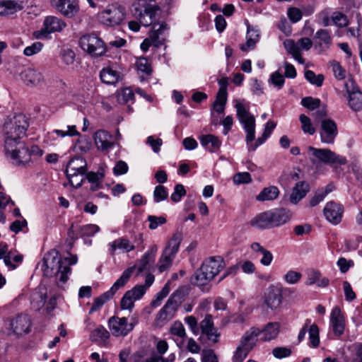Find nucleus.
Instances as JSON below:
<instances>
[{"instance_id":"nucleus-60","label":"nucleus","mask_w":362,"mask_h":362,"mask_svg":"<svg viewBox=\"0 0 362 362\" xmlns=\"http://www.w3.org/2000/svg\"><path fill=\"white\" fill-rule=\"evenodd\" d=\"M331 21L338 27H345L348 25L346 16L340 12H334L331 16Z\"/></svg>"},{"instance_id":"nucleus-11","label":"nucleus","mask_w":362,"mask_h":362,"mask_svg":"<svg viewBox=\"0 0 362 362\" xmlns=\"http://www.w3.org/2000/svg\"><path fill=\"white\" fill-rule=\"evenodd\" d=\"M284 46L287 52L291 54L299 64H304L305 59L302 57L300 51H308L313 45V42L308 37H301L295 42L287 39L284 41Z\"/></svg>"},{"instance_id":"nucleus-31","label":"nucleus","mask_w":362,"mask_h":362,"mask_svg":"<svg viewBox=\"0 0 362 362\" xmlns=\"http://www.w3.org/2000/svg\"><path fill=\"white\" fill-rule=\"evenodd\" d=\"M282 303V293L279 288L272 287L265 294L264 303L271 310L277 309Z\"/></svg>"},{"instance_id":"nucleus-32","label":"nucleus","mask_w":362,"mask_h":362,"mask_svg":"<svg viewBox=\"0 0 362 362\" xmlns=\"http://www.w3.org/2000/svg\"><path fill=\"white\" fill-rule=\"evenodd\" d=\"M259 334L260 329L256 327H252L245 332L240 339L239 344L251 351L256 345Z\"/></svg>"},{"instance_id":"nucleus-53","label":"nucleus","mask_w":362,"mask_h":362,"mask_svg":"<svg viewBox=\"0 0 362 362\" xmlns=\"http://www.w3.org/2000/svg\"><path fill=\"white\" fill-rule=\"evenodd\" d=\"M250 352V350L239 344L233 353L232 362H243L246 358Z\"/></svg>"},{"instance_id":"nucleus-39","label":"nucleus","mask_w":362,"mask_h":362,"mask_svg":"<svg viewBox=\"0 0 362 362\" xmlns=\"http://www.w3.org/2000/svg\"><path fill=\"white\" fill-rule=\"evenodd\" d=\"M182 240V233L180 231L175 232L168 241L163 252L175 257Z\"/></svg>"},{"instance_id":"nucleus-38","label":"nucleus","mask_w":362,"mask_h":362,"mask_svg":"<svg viewBox=\"0 0 362 362\" xmlns=\"http://www.w3.org/2000/svg\"><path fill=\"white\" fill-rule=\"evenodd\" d=\"M250 225L258 229L271 228L272 223L269 211L260 213L250 221Z\"/></svg>"},{"instance_id":"nucleus-3","label":"nucleus","mask_w":362,"mask_h":362,"mask_svg":"<svg viewBox=\"0 0 362 362\" xmlns=\"http://www.w3.org/2000/svg\"><path fill=\"white\" fill-rule=\"evenodd\" d=\"M153 1L154 0H134L132 14L140 21L143 26H149L159 19L160 9L158 6L152 4Z\"/></svg>"},{"instance_id":"nucleus-37","label":"nucleus","mask_w":362,"mask_h":362,"mask_svg":"<svg viewBox=\"0 0 362 362\" xmlns=\"http://www.w3.org/2000/svg\"><path fill=\"white\" fill-rule=\"evenodd\" d=\"M309 191V185L305 182H298L296 184L290 196L292 204H296L305 197Z\"/></svg>"},{"instance_id":"nucleus-51","label":"nucleus","mask_w":362,"mask_h":362,"mask_svg":"<svg viewBox=\"0 0 362 362\" xmlns=\"http://www.w3.org/2000/svg\"><path fill=\"white\" fill-rule=\"evenodd\" d=\"M170 291V282H167L162 289L157 293L155 298L151 301V305L155 308L158 307L163 300L169 294Z\"/></svg>"},{"instance_id":"nucleus-18","label":"nucleus","mask_w":362,"mask_h":362,"mask_svg":"<svg viewBox=\"0 0 362 362\" xmlns=\"http://www.w3.org/2000/svg\"><path fill=\"white\" fill-rule=\"evenodd\" d=\"M146 293V288L141 285H136L127 291L120 301V307L122 310H132L134 306V302L142 298Z\"/></svg>"},{"instance_id":"nucleus-19","label":"nucleus","mask_w":362,"mask_h":362,"mask_svg":"<svg viewBox=\"0 0 362 362\" xmlns=\"http://www.w3.org/2000/svg\"><path fill=\"white\" fill-rule=\"evenodd\" d=\"M20 77L24 84L28 87H35L45 82L42 72L35 67L25 68L20 74Z\"/></svg>"},{"instance_id":"nucleus-7","label":"nucleus","mask_w":362,"mask_h":362,"mask_svg":"<svg viewBox=\"0 0 362 362\" xmlns=\"http://www.w3.org/2000/svg\"><path fill=\"white\" fill-rule=\"evenodd\" d=\"M135 269L134 267H129L124 270L120 277L114 283L107 291L94 299L92 307L89 311L91 314L99 310L107 300L112 298L115 293L121 288L124 287L129 281L131 276Z\"/></svg>"},{"instance_id":"nucleus-44","label":"nucleus","mask_w":362,"mask_h":362,"mask_svg":"<svg viewBox=\"0 0 362 362\" xmlns=\"http://www.w3.org/2000/svg\"><path fill=\"white\" fill-rule=\"evenodd\" d=\"M100 77L103 83L114 84L119 81V74L110 67H106L101 70Z\"/></svg>"},{"instance_id":"nucleus-41","label":"nucleus","mask_w":362,"mask_h":362,"mask_svg":"<svg viewBox=\"0 0 362 362\" xmlns=\"http://www.w3.org/2000/svg\"><path fill=\"white\" fill-rule=\"evenodd\" d=\"M306 285L317 284L319 287H327L329 284V280L325 276H322L320 272L312 270L308 274L306 281Z\"/></svg>"},{"instance_id":"nucleus-36","label":"nucleus","mask_w":362,"mask_h":362,"mask_svg":"<svg viewBox=\"0 0 362 362\" xmlns=\"http://www.w3.org/2000/svg\"><path fill=\"white\" fill-rule=\"evenodd\" d=\"M105 177V170L100 168L98 172H88L85 174V179L90 184V190L96 191L102 186V182Z\"/></svg>"},{"instance_id":"nucleus-6","label":"nucleus","mask_w":362,"mask_h":362,"mask_svg":"<svg viewBox=\"0 0 362 362\" xmlns=\"http://www.w3.org/2000/svg\"><path fill=\"white\" fill-rule=\"evenodd\" d=\"M235 107L238 120L246 133V144L249 151H251V145L255 139V118L243 103H237Z\"/></svg>"},{"instance_id":"nucleus-21","label":"nucleus","mask_w":362,"mask_h":362,"mask_svg":"<svg viewBox=\"0 0 362 362\" xmlns=\"http://www.w3.org/2000/svg\"><path fill=\"white\" fill-rule=\"evenodd\" d=\"M332 44V37L329 31L325 29L318 30L313 37L314 49L318 54L327 52Z\"/></svg>"},{"instance_id":"nucleus-49","label":"nucleus","mask_w":362,"mask_h":362,"mask_svg":"<svg viewBox=\"0 0 362 362\" xmlns=\"http://www.w3.org/2000/svg\"><path fill=\"white\" fill-rule=\"evenodd\" d=\"M299 119L301 124V129L304 134L313 135L315 133V128L313 126L310 117L305 115H300Z\"/></svg>"},{"instance_id":"nucleus-64","label":"nucleus","mask_w":362,"mask_h":362,"mask_svg":"<svg viewBox=\"0 0 362 362\" xmlns=\"http://www.w3.org/2000/svg\"><path fill=\"white\" fill-rule=\"evenodd\" d=\"M202 362H218V358L212 349H204L202 352Z\"/></svg>"},{"instance_id":"nucleus-25","label":"nucleus","mask_w":362,"mask_h":362,"mask_svg":"<svg viewBox=\"0 0 362 362\" xmlns=\"http://www.w3.org/2000/svg\"><path fill=\"white\" fill-rule=\"evenodd\" d=\"M66 27L65 21L57 16H47L43 22L42 32L45 34L62 32Z\"/></svg>"},{"instance_id":"nucleus-61","label":"nucleus","mask_w":362,"mask_h":362,"mask_svg":"<svg viewBox=\"0 0 362 362\" xmlns=\"http://www.w3.org/2000/svg\"><path fill=\"white\" fill-rule=\"evenodd\" d=\"M302 278V274L300 272L289 270L284 276V281L288 284H296Z\"/></svg>"},{"instance_id":"nucleus-27","label":"nucleus","mask_w":362,"mask_h":362,"mask_svg":"<svg viewBox=\"0 0 362 362\" xmlns=\"http://www.w3.org/2000/svg\"><path fill=\"white\" fill-rule=\"evenodd\" d=\"M272 227H279L286 223L291 218L289 210L284 208L269 210Z\"/></svg>"},{"instance_id":"nucleus-34","label":"nucleus","mask_w":362,"mask_h":362,"mask_svg":"<svg viewBox=\"0 0 362 362\" xmlns=\"http://www.w3.org/2000/svg\"><path fill=\"white\" fill-rule=\"evenodd\" d=\"M280 332V324L279 322H269L264 327L260 329V340L269 341L275 339Z\"/></svg>"},{"instance_id":"nucleus-5","label":"nucleus","mask_w":362,"mask_h":362,"mask_svg":"<svg viewBox=\"0 0 362 362\" xmlns=\"http://www.w3.org/2000/svg\"><path fill=\"white\" fill-rule=\"evenodd\" d=\"M28 123L25 116L18 115L13 119L4 124L5 134L4 147L8 150L12 147L11 144L22 141L21 139L25 134Z\"/></svg>"},{"instance_id":"nucleus-50","label":"nucleus","mask_w":362,"mask_h":362,"mask_svg":"<svg viewBox=\"0 0 362 362\" xmlns=\"http://www.w3.org/2000/svg\"><path fill=\"white\" fill-rule=\"evenodd\" d=\"M175 256L163 252V254L158 261V267L160 272H163L171 266Z\"/></svg>"},{"instance_id":"nucleus-48","label":"nucleus","mask_w":362,"mask_h":362,"mask_svg":"<svg viewBox=\"0 0 362 362\" xmlns=\"http://www.w3.org/2000/svg\"><path fill=\"white\" fill-rule=\"evenodd\" d=\"M170 333L177 339L183 340L187 336L185 327L180 321H175L172 324Z\"/></svg>"},{"instance_id":"nucleus-30","label":"nucleus","mask_w":362,"mask_h":362,"mask_svg":"<svg viewBox=\"0 0 362 362\" xmlns=\"http://www.w3.org/2000/svg\"><path fill=\"white\" fill-rule=\"evenodd\" d=\"M47 288L44 285H40L30 296V303L33 309L40 310L44 307L47 298Z\"/></svg>"},{"instance_id":"nucleus-59","label":"nucleus","mask_w":362,"mask_h":362,"mask_svg":"<svg viewBox=\"0 0 362 362\" xmlns=\"http://www.w3.org/2000/svg\"><path fill=\"white\" fill-rule=\"evenodd\" d=\"M85 174L86 173H74L72 175H66V176L71 185L74 187L78 188L81 186L83 182L84 181Z\"/></svg>"},{"instance_id":"nucleus-16","label":"nucleus","mask_w":362,"mask_h":362,"mask_svg":"<svg viewBox=\"0 0 362 362\" xmlns=\"http://www.w3.org/2000/svg\"><path fill=\"white\" fill-rule=\"evenodd\" d=\"M337 134V125L334 120L332 119H323L320 121V136L322 144H334Z\"/></svg>"},{"instance_id":"nucleus-28","label":"nucleus","mask_w":362,"mask_h":362,"mask_svg":"<svg viewBox=\"0 0 362 362\" xmlns=\"http://www.w3.org/2000/svg\"><path fill=\"white\" fill-rule=\"evenodd\" d=\"M108 251L111 255H115L117 251L129 252L134 250L135 246L126 238H119L108 243Z\"/></svg>"},{"instance_id":"nucleus-4","label":"nucleus","mask_w":362,"mask_h":362,"mask_svg":"<svg viewBox=\"0 0 362 362\" xmlns=\"http://www.w3.org/2000/svg\"><path fill=\"white\" fill-rule=\"evenodd\" d=\"M126 8L119 3L109 4L97 14L100 24L107 28L120 25L126 18Z\"/></svg>"},{"instance_id":"nucleus-24","label":"nucleus","mask_w":362,"mask_h":362,"mask_svg":"<svg viewBox=\"0 0 362 362\" xmlns=\"http://www.w3.org/2000/svg\"><path fill=\"white\" fill-rule=\"evenodd\" d=\"M200 328L202 334L205 335L209 341H211L213 344H216L218 341L220 334L214 326V322L211 315H206L204 319L201 321Z\"/></svg>"},{"instance_id":"nucleus-42","label":"nucleus","mask_w":362,"mask_h":362,"mask_svg":"<svg viewBox=\"0 0 362 362\" xmlns=\"http://www.w3.org/2000/svg\"><path fill=\"white\" fill-rule=\"evenodd\" d=\"M199 139L201 144L211 152L218 150L221 145V140L212 134L203 135Z\"/></svg>"},{"instance_id":"nucleus-54","label":"nucleus","mask_w":362,"mask_h":362,"mask_svg":"<svg viewBox=\"0 0 362 362\" xmlns=\"http://www.w3.org/2000/svg\"><path fill=\"white\" fill-rule=\"evenodd\" d=\"M305 77L311 84L317 87L322 86L325 79L322 74L316 75L313 71L310 70H308L305 72Z\"/></svg>"},{"instance_id":"nucleus-10","label":"nucleus","mask_w":362,"mask_h":362,"mask_svg":"<svg viewBox=\"0 0 362 362\" xmlns=\"http://www.w3.org/2000/svg\"><path fill=\"white\" fill-rule=\"evenodd\" d=\"M79 44L81 49L92 57L103 56L107 52V47L103 40L93 33L83 35Z\"/></svg>"},{"instance_id":"nucleus-45","label":"nucleus","mask_w":362,"mask_h":362,"mask_svg":"<svg viewBox=\"0 0 362 362\" xmlns=\"http://www.w3.org/2000/svg\"><path fill=\"white\" fill-rule=\"evenodd\" d=\"M109 337L110 332L103 326H98L90 334V339L94 342H105Z\"/></svg>"},{"instance_id":"nucleus-13","label":"nucleus","mask_w":362,"mask_h":362,"mask_svg":"<svg viewBox=\"0 0 362 362\" xmlns=\"http://www.w3.org/2000/svg\"><path fill=\"white\" fill-rule=\"evenodd\" d=\"M151 25H153V28L150 32L149 37L145 39L141 44V49L144 52L148 51L151 45L155 47L160 46L165 40L163 35L165 30H168L167 24L154 21Z\"/></svg>"},{"instance_id":"nucleus-14","label":"nucleus","mask_w":362,"mask_h":362,"mask_svg":"<svg viewBox=\"0 0 362 362\" xmlns=\"http://www.w3.org/2000/svg\"><path fill=\"white\" fill-rule=\"evenodd\" d=\"M329 325L333 334L340 337L346 328V319L344 313L339 306H334L330 313Z\"/></svg>"},{"instance_id":"nucleus-22","label":"nucleus","mask_w":362,"mask_h":362,"mask_svg":"<svg viewBox=\"0 0 362 362\" xmlns=\"http://www.w3.org/2000/svg\"><path fill=\"white\" fill-rule=\"evenodd\" d=\"M10 329L16 335H21L30 332L31 320L28 315L21 314L10 320Z\"/></svg>"},{"instance_id":"nucleus-20","label":"nucleus","mask_w":362,"mask_h":362,"mask_svg":"<svg viewBox=\"0 0 362 362\" xmlns=\"http://www.w3.org/2000/svg\"><path fill=\"white\" fill-rule=\"evenodd\" d=\"M344 211V206L340 203L329 201L325 204L323 214L329 222L337 225L341 221Z\"/></svg>"},{"instance_id":"nucleus-26","label":"nucleus","mask_w":362,"mask_h":362,"mask_svg":"<svg viewBox=\"0 0 362 362\" xmlns=\"http://www.w3.org/2000/svg\"><path fill=\"white\" fill-rule=\"evenodd\" d=\"M23 9V2L18 0H0V16L8 17Z\"/></svg>"},{"instance_id":"nucleus-57","label":"nucleus","mask_w":362,"mask_h":362,"mask_svg":"<svg viewBox=\"0 0 362 362\" xmlns=\"http://www.w3.org/2000/svg\"><path fill=\"white\" fill-rule=\"evenodd\" d=\"M100 231V227L96 224H87L80 227L79 233L81 236H93Z\"/></svg>"},{"instance_id":"nucleus-23","label":"nucleus","mask_w":362,"mask_h":362,"mask_svg":"<svg viewBox=\"0 0 362 362\" xmlns=\"http://www.w3.org/2000/svg\"><path fill=\"white\" fill-rule=\"evenodd\" d=\"M80 136L79 132L76 129V125H67L62 129H54L48 132L45 136V141L49 144L54 143L60 138L66 136Z\"/></svg>"},{"instance_id":"nucleus-1","label":"nucleus","mask_w":362,"mask_h":362,"mask_svg":"<svg viewBox=\"0 0 362 362\" xmlns=\"http://www.w3.org/2000/svg\"><path fill=\"white\" fill-rule=\"evenodd\" d=\"M77 260L76 255H71L61 258L58 251L52 250L44 256L42 270L46 276H55L58 285L62 286L69 279L70 266L76 264Z\"/></svg>"},{"instance_id":"nucleus-55","label":"nucleus","mask_w":362,"mask_h":362,"mask_svg":"<svg viewBox=\"0 0 362 362\" xmlns=\"http://www.w3.org/2000/svg\"><path fill=\"white\" fill-rule=\"evenodd\" d=\"M134 92L129 88L122 89L117 94V100L119 103H127L134 99Z\"/></svg>"},{"instance_id":"nucleus-56","label":"nucleus","mask_w":362,"mask_h":362,"mask_svg":"<svg viewBox=\"0 0 362 362\" xmlns=\"http://www.w3.org/2000/svg\"><path fill=\"white\" fill-rule=\"evenodd\" d=\"M168 197V192L167 189L163 185H157L153 191V200L155 202L158 203L165 199Z\"/></svg>"},{"instance_id":"nucleus-8","label":"nucleus","mask_w":362,"mask_h":362,"mask_svg":"<svg viewBox=\"0 0 362 362\" xmlns=\"http://www.w3.org/2000/svg\"><path fill=\"white\" fill-rule=\"evenodd\" d=\"M182 303L181 291H176L173 293L163 307L157 313L156 317L157 324L163 326L173 320Z\"/></svg>"},{"instance_id":"nucleus-9","label":"nucleus","mask_w":362,"mask_h":362,"mask_svg":"<svg viewBox=\"0 0 362 362\" xmlns=\"http://www.w3.org/2000/svg\"><path fill=\"white\" fill-rule=\"evenodd\" d=\"M310 154V162L313 165L319 163L325 164H339L343 165L346 163V158L336 154L334 151L328 148H317L313 146L308 147Z\"/></svg>"},{"instance_id":"nucleus-52","label":"nucleus","mask_w":362,"mask_h":362,"mask_svg":"<svg viewBox=\"0 0 362 362\" xmlns=\"http://www.w3.org/2000/svg\"><path fill=\"white\" fill-rule=\"evenodd\" d=\"M135 66L138 72H141L146 76H149L152 71L151 65L145 57L138 58L136 61Z\"/></svg>"},{"instance_id":"nucleus-40","label":"nucleus","mask_w":362,"mask_h":362,"mask_svg":"<svg viewBox=\"0 0 362 362\" xmlns=\"http://www.w3.org/2000/svg\"><path fill=\"white\" fill-rule=\"evenodd\" d=\"M276 124L274 121L269 120L264 127V132L261 136L258 137L257 139L251 145V151H255L257 148L264 144L266 140L270 136L274 129L276 128Z\"/></svg>"},{"instance_id":"nucleus-62","label":"nucleus","mask_w":362,"mask_h":362,"mask_svg":"<svg viewBox=\"0 0 362 362\" xmlns=\"http://www.w3.org/2000/svg\"><path fill=\"white\" fill-rule=\"evenodd\" d=\"M226 101L227 96L216 94V98L213 105L214 110L220 114L223 113Z\"/></svg>"},{"instance_id":"nucleus-15","label":"nucleus","mask_w":362,"mask_h":362,"mask_svg":"<svg viewBox=\"0 0 362 362\" xmlns=\"http://www.w3.org/2000/svg\"><path fill=\"white\" fill-rule=\"evenodd\" d=\"M52 6L66 18H74L79 11L78 4L75 0H51Z\"/></svg>"},{"instance_id":"nucleus-35","label":"nucleus","mask_w":362,"mask_h":362,"mask_svg":"<svg viewBox=\"0 0 362 362\" xmlns=\"http://www.w3.org/2000/svg\"><path fill=\"white\" fill-rule=\"evenodd\" d=\"M87 163L81 157L72 158L68 163L66 168V174L72 175L78 173H86Z\"/></svg>"},{"instance_id":"nucleus-58","label":"nucleus","mask_w":362,"mask_h":362,"mask_svg":"<svg viewBox=\"0 0 362 362\" xmlns=\"http://www.w3.org/2000/svg\"><path fill=\"white\" fill-rule=\"evenodd\" d=\"M321 100L318 98L312 97L303 98L301 100V105L310 110H315L320 107Z\"/></svg>"},{"instance_id":"nucleus-43","label":"nucleus","mask_w":362,"mask_h":362,"mask_svg":"<svg viewBox=\"0 0 362 362\" xmlns=\"http://www.w3.org/2000/svg\"><path fill=\"white\" fill-rule=\"evenodd\" d=\"M279 195V190L276 186H270L264 188L259 194L257 195L256 199L259 202L272 201L276 199Z\"/></svg>"},{"instance_id":"nucleus-33","label":"nucleus","mask_w":362,"mask_h":362,"mask_svg":"<svg viewBox=\"0 0 362 362\" xmlns=\"http://www.w3.org/2000/svg\"><path fill=\"white\" fill-rule=\"evenodd\" d=\"M95 144L101 151L111 148L114 144L112 141V135L105 130H98L94 135Z\"/></svg>"},{"instance_id":"nucleus-12","label":"nucleus","mask_w":362,"mask_h":362,"mask_svg":"<svg viewBox=\"0 0 362 362\" xmlns=\"http://www.w3.org/2000/svg\"><path fill=\"white\" fill-rule=\"evenodd\" d=\"M8 150L4 147L6 156L9 158L13 164H24L30 161V153L24 142L18 141L11 144Z\"/></svg>"},{"instance_id":"nucleus-46","label":"nucleus","mask_w":362,"mask_h":362,"mask_svg":"<svg viewBox=\"0 0 362 362\" xmlns=\"http://www.w3.org/2000/svg\"><path fill=\"white\" fill-rule=\"evenodd\" d=\"M349 106L354 112L362 110V93L361 91L352 93L348 96Z\"/></svg>"},{"instance_id":"nucleus-17","label":"nucleus","mask_w":362,"mask_h":362,"mask_svg":"<svg viewBox=\"0 0 362 362\" xmlns=\"http://www.w3.org/2000/svg\"><path fill=\"white\" fill-rule=\"evenodd\" d=\"M110 332L115 337L127 335L134 328L132 323H129L126 317L112 316L108 320Z\"/></svg>"},{"instance_id":"nucleus-63","label":"nucleus","mask_w":362,"mask_h":362,"mask_svg":"<svg viewBox=\"0 0 362 362\" xmlns=\"http://www.w3.org/2000/svg\"><path fill=\"white\" fill-rule=\"evenodd\" d=\"M61 57L66 65H71L75 61V52L69 48L63 49L61 52Z\"/></svg>"},{"instance_id":"nucleus-2","label":"nucleus","mask_w":362,"mask_h":362,"mask_svg":"<svg viewBox=\"0 0 362 362\" xmlns=\"http://www.w3.org/2000/svg\"><path fill=\"white\" fill-rule=\"evenodd\" d=\"M223 267L224 262L221 257H211L206 259L194 273L191 282L199 287L207 286L219 274Z\"/></svg>"},{"instance_id":"nucleus-29","label":"nucleus","mask_w":362,"mask_h":362,"mask_svg":"<svg viewBox=\"0 0 362 362\" xmlns=\"http://www.w3.org/2000/svg\"><path fill=\"white\" fill-rule=\"evenodd\" d=\"M260 38V32L257 27H253L247 25L246 42L240 46V49L243 52L255 49L256 44L259 42Z\"/></svg>"},{"instance_id":"nucleus-47","label":"nucleus","mask_w":362,"mask_h":362,"mask_svg":"<svg viewBox=\"0 0 362 362\" xmlns=\"http://www.w3.org/2000/svg\"><path fill=\"white\" fill-rule=\"evenodd\" d=\"M309 334V346L312 348H317L320 345V329L317 325L313 324L310 325L308 329Z\"/></svg>"}]
</instances>
